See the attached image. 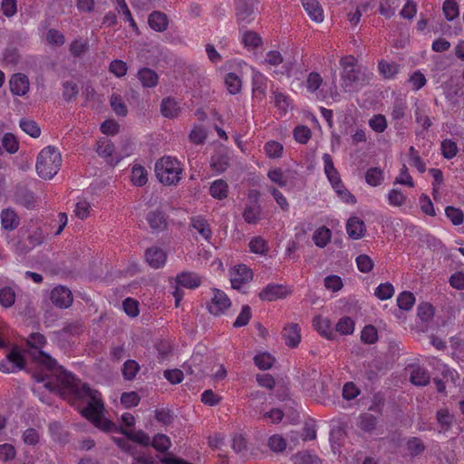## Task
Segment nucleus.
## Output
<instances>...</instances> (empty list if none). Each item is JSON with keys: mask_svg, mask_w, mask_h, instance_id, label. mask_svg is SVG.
<instances>
[{"mask_svg": "<svg viewBox=\"0 0 464 464\" xmlns=\"http://www.w3.org/2000/svg\"><path fill=\"white\" fill-rule=\"evenodd\" d=\"M25 361L21 350L14 346L0 362V371L5 373L14 372L24 368Z\"/></svg>", "mask_w": 464, "mask_h": 464, "instance_id": "nucleus-6", "label": "nucleus"}, {"mask_svg": "<svg viewBox=\"0 0 464 464\" xmlns=\"http://www.w3.org/2000/svg\"><path fill=\"white\" fill-rule=\"evenodd\" d=\"M9 83L11 92L15 95H24L29 90V80L23 73L14 74Z\"/></svg>", "mask_w": 464, "mask_h": 464, "instance_id": "nucleus-13", "label": "nucleus"}, {"mask_svg": "<svg viewBox=\"0 0 464 464\" xmlns=\"http://www.w3.org/2000/svg\"><path fill=\"white\" fill-rule=\"evenodd\" d=\"M361 340L364 343H374L378 340L376 328L372 324L366 325L361 333Z\"/></svg>", "mask_w": 464, "mask_h": 464, "instance_id": "nucleus-50", "label": "nucleus"}, {"mask_svg": "<svg viewBox=\"0 0 464 464\" xmlns=\"http://www.w3.org/2000/svg\"><path fill=\"white\" fill-rule=\"evenodd\" d=\"M140 370L138 362L134 360H128L124 362L122 374L126 380H133Z\"/></svg>", "mask_w": 464, "mask_h": 464, "instance_id": "nucleus-52", "label": "nucleus"}, {"mask_svg": "<svg viewBox=\"0 0 464 464\" xmlns=\"http://www.w3.org/2000/svg\"><path fill=\"white\" fill-rule=\"evenodd\" d=\"M415 303L414 295L411 292L404 291L401 293L397 298V304L400 309L408 311L411 309Z\"/></svg>", "mask_w": 464, "mask_h": 464, "instance_id": "nucleus-43", "label": "nucleus"}, {"mask_svg": "<svg viewBox=\"0 0 464 464\" xmlns=\"http://www.w3.org/2000/svg\"><path fill=\"white\" fill-rule=\"evenodd\" d=\"M181 172L180 163L171 157H162L155 164V173L159 181L167 186L178 183Z\"/></svg>", "mask_w": 464, "mask_h": 464, "instance_id": "nucleus-4", "label": "nucleus"}, {"mask_svg": "<svg viewBox=\"0 0 464 464\" xmlns=\"http://www.w3.org/2000/svg\"><path fill=\"white\" fill-rule=\"evenodd\" d=\"M97 153L104 157L111 165H116L124 157V155H116L113 157L114 145L106 138L101 139L97 142ZM126 155H129V152H126L125 156Z\"/></svg>", "mask_w": 464, "mask_h": 464, "instance_id": "nucleus-9", "label": "nucleus"}, {"mask_svg": "<svg viewBox=\"0 0 464 464\" xmlns=\"http://www.w3.org/2000/svg\"><path fill=\"white\" fill-rule=\"evenodd\" d=\"M146 220L152 230L162 231L167 228V218L163 211L160 209L150 211L147 214Z\"/></svg>", "mask_w": 464, "mask_h": 464, "instance_id": "nucleus-14", "label": "nucleus"}, {"mask_svg": "<svg viewBox=\"0 0 464 464\" xmlns=\"http://www.w3.org/2000/svg\"><path fill=\"white\" fill-rule=\"evenodd\" d=\"M2 150H5L7 152L13 154L15 153L19 149V143L16 138L12 133H5L2 140Z\"/></svg>", "mask_w": 464, "mask_h": 464, "instance_id": "nucleus-45", "label": "nucleus"}, {"mask_svg": "<svg viewBox=\"0 0 464 464\" xmlns=\"http://www.w3.org/2000/svg\"><path fill=\"white\" fill-rule=\"evenodd\" d=\"M26 343L29 347L34 349V351L30 353L33 360L46 371L45 373L35 372L33 374V378L37 382L48 380L44 383V388L52 392L62 393L65 388V383L61 382L62 379H60L59 376L60 372L69 375L72 374L67 372L63 366L58 365L55 359L40 350L46 343L44 335L40 333H33L29 335Z\"/></svg>", "mask_w": 464, "mask_h": 464, "instance_id": "nucleus-2", "label": "nucleus"}, {"mask_svg": "<svg viewBox=\"0 0 464 464\" xmlns=\"http://www.w3.org/2000/svg\"><path fill=\"white\" fill-rule=\"evenodd\" d=\"M131 181L134 185L141 187L148 181L147 171L140 165H135L131 171Z\"/></svg>", "mask_w": 464, "mask_h": 464, "instance_id": "nucleus-40", "label": "nucleus"}, {"mask_svg": "<svg viewBox=\"0 0 464 464\" xmlns=\"http://www.w3.org/2000/svg\"><path fill=\"white\" fill-rule=\"evenodd\" d=\"M190 227L198 232V234L209 241L212 237V230L206 218L201 216L192 217L190 218Z\"/></svg>", "mask_w": 464, "mask_h": 464, "instance_id": "nucleus-18", "label": "nucleus"}, {"mask_svg": "<svg viewBox=\"0 0 464 464\" xmlns=\"http://www.w3.org/2000/svg\"><path fill=\"white\" fill-rule=\"evenodd\" d=\"M445 214L454 226L463 223L464 214L459 208L449 206L445 209Z\"/></svg>", "mask_w": 464, "mask_h": 464, "instance_id": "nucleus-53", "label": "nucleus"}, {"mask_svg": "<svg viewBox=\"0 0 464 464\" xmlns=\"http://www.w3.org/2000/svg\"><path fill=\"white\" fill-rule=\"evenodd\" d=\"M138 79L145 88H153L159 82L158 73L148 67H143L139 70L137 74Z\"/></svg>", "mask_w": 464, "mask_h": 464, "instance_id": "nucleus-22", "label": "nucleus"}, {"mask_svg": "<svg viewBox=\"0 0 464 464\" xmlns=\"http://www.w3.org/2000/svg\"><path fill=\"white\" fill-rule=\"evenodd\" d=\"M1 224L5 230H14L20 224V218L12 208H5L1 212Z\"/></svg>", "mask_w": 464, "mask_h": 464, "instance_id": "nucleus-20", "label": "nucleus"}, {"mask_svg": "<svg viewBox=\"0 0 464 464\" xmlns=\"http://www.w3.org/2000/svg\"><path fill=\"white\" fill-rule=\"evenodd\" d=\"M140 401V397L135 392H123L121 397V402L125 408L137 406Z\"/></svg>", "mask_w": 464, "mask_h": 464, "instance_id": "nucleus-61", "label": "nucleus"}, {"mask_svg": "<svg viewBox=\"0 0 464 464\" xmlns=\"http://www.w3.org/2000/svg\"><path fill=\"white\" fill-rule=\"evenodd\" d=\"M250 251L255 254L265 255L268 251L266 241L261 237H255L249 242Z\"/></svg>", "mask_w": 464, "mask_h": 464, "instance_id": "nucleus-46", "label": "nucleus"}, {"mask_svg": "<svg viewBox=\"0 0 464 464\" xmlns=\"http://www.w3.org/2000/svg\"><path fill=\"white\" fill-rule=\"evenodd\" d=\"M291 459L295 464H321L320 459L309 451H299Z\"/></svg>", "mask_w": 464, "mask_h": 464, "instance_id": "nucleus-30", "label": "nucleus"}, {"mask_svg": "<svg viewBox=\"0 0 464 464\" xmlns=\"http://www.w3.org/2000/svg\"><path fill=\"white\" fill-rule=\"evenodd\" d=\"M313 323L314 326L322 336L329 340L335 339L336 333L333 330L331 321L328 318L316 316Z\"/></svg>", "mask_w": 464, "mask_h": 464, "instance_id": "nucleus-17", "label": "nucleus"}, {"mask_svg": "<svg viewBox=\"0 0 464 464\" xmlns=\"http://www.w3.org/2000/svg\"><path fill=\"white\" fill-rule=\"evenodd\" d=\"M354 331V322L349 316L342 317L335 325V331L341 334H352Z\"/></svg>", "mask_w": 464, "mask_h": 464, "instance_id": "nucleus-38", "label": "nucleus"}, {"mask_svg": "<svg viewBox=\"0 0 464 464\" xmlns=\"http://www.w3.org/2000/svg\"><path fill=\"white\" fill-rule=\"evenodd\" d=\"M110 103L111 109L118 116H126L128 112V109L126 104L124 103L121 96L117 93H113L111 96Z\"/></svg>", "mask_w": 464, "mask_h": 464, "instance_id": "nucleus-35", "label": "nucleus"}, {"mask_svg": "<svg viewBox=\"0 0 464 464\" xmlns=\"http://www.w3.org/2000/svg\"><path fill=\"white\" fill-rule=\"evenodd\" d=\"M441 151L444 158L450 160L457 155V144L451 140H444L441 142Z\"/></svg>", "mask_w": 464, "mask_h": 464, "instance_id": "nucleus-60", "label": "nucleus"}, {"mask_svg": "<svg viewBox=\"0 0 464 464\" xmlns=\"http://www.w3.org/2000/svg\"><path fill=\"white\" fill-rule=\"evenodd\" d=\"M377 424V419L372 414L370 413H363L359 418V428L365 431V432H371L372 431Z\"/></svg>", "mask_w": 464, "mask_h": 464, "instance_id": "nucleus-37", "label": "nucleus"}, {"mask_svg": "<svg viewBox=\"0 0 464 464\" xmlns=\"http://www.w3.org/2000/svg\"><path fill=\"white\" fill-rule=\"evenodd\" d=\"M146 261L153 268L162 266L166 262V254L159 247H150L145 253Z\"/></svg>", "mask_w": 464, "mask_h": 464, "instance_id": "nucleus-19", "label": "nucleus"}, {"mask_svg": "<svg viewBox=\"0 0 464 464\" xmlns=\"http://www.w3.org/2000/svg\"><path fill=\"white\" fill-rule=\"evenodd\" d=\"M14 200L16 204L31 208L34 206L35 198L34 193L25 185L18 184L15 187Z\"/></svg>", "mask_w": 464, "mask_h": 464, "instance_id": "nucleus-11", "label": "nucleus"}, {"mask_svg": "<svg viewBox=\"0 0 464 464\" xmlns=\"http://www.w3.org/2000/svg\"><path fill=\"white\" fill-rule=\"evenodd\" d=\"M150 445L160 452H166L171 446L170 440L168 436L158 433L152 440Z\"/></svg>", "mask_w": 464, "mask_h": 464, "instance_id": "nucleus-36", "label": "nucleus"}, {"mask_svg": "<svg viewBox=\"0 0 464 464\" xmlns=\"http://www.w3.org/2000/svg\"><path fill=\"white\" fill-rule=\"evenodd\" d=\"M237 20L242 23L247 20L252 14V5L246 0H238L236 6Z\"/></svg>", "mask_w": 464, "mask_h": 464, "instance_id": "nucleus-33", "label": "nucleus"}, {"mask_svg": "<svg viewBox=\"0 0 464 464\" xmlns=\"http://www.w3.org/2000/svg\"><path fill=\"white\" fill-rule=\"evenodd\" d=\"M369 126L378 133L383 132L387 128V121L384 115L376 114L369 121Z\"/></svg>", "mask_w": 464, "mask_h": 464, "instance_id": "nucleus-56", "label": "nucleus"}, {"mask_svg": "<svg viewBox=\"0 0 464 464\" xmlns=\"http://www.w3.org/2000/svg\"><path fill=\"white\" fill-rule=\"evenodd\" d=\"M288 293L286 287L282 285L269 284L259 293V298L263 301L272 302L285 297Z\"/></svg>", "mask_w": 464, "mask_h": 464, "instance_id": "nucleus-12", "label": "nucleus"}, {"mask_svg": "<svg viewBox=\"0 0 464 464\" xmlns=\"http://www.w3.org/2000/svg\"><path fill=\"white\" fill-rule=\"evenodd\" d=\"M50 299L55 306L60 308L69 307L73 300L72 292L64 286L54 287L50 294Z\"/></svg>", "mask_w": 464, "mask_h": 464, "instance_id": "nucleus-8", "label": "nucleus"}, {"mask_svg": "<svg viewBox=\"0 0 464 464\" xmlns=\"http://www.w3.org/2000/svg\"><path fill=\"white\" fill-rule=\"evenodd\" d=\"M160 111L164 117L173 119L179 116L180 109L174 99L168 97L162 100Z\"/></svg>", "mask_w": 464, "mask_h": 464, "instance_id": "nucleus-25", "label": "nucleus"}, {"mask_svg": "<svg viewBox=\"0 0 464 464\" xmlns=\"http://www.w3.org/2000/svg\"><path fill=\"white\" fill-rule=\"evenodd\" d=\"M383 179V171L377 167L370 168L365 173L366 182L372 187L381 185Z\"/></svg>", "mask_w": 464, "mask_h": 464, "instance_id": "nucleus-31", "label": "nucleus"}, {"mask_svg": "<svg viewBox=\"0 0 464 464\" xmlns=\"http://www.w3.org/2000/svg\"><path fill=\"white\" fill-rule=\"evenodd\" d=\"M15 301V293L12 287L5 286L0 289V304L5 308L11 307Z\"/></svg>", "mask_w": 464, "mask_h": 464, "instance_id": "nucleus-41", "label": "nucleus"}, {"mask_svg": "<svg viewBox=\"0 0 464 464\" xmlns=\"http://www.w3.org/2000/svg\"><path fill=\"white\" fill-rule=\"evenodd\" d=\"M282 336L290 347H296L301 340L300 328L297 324H291L283 329Z\"/></svg>", "mask_w": 464, "mask_h": 464, "instance_id": "nucleus-21", "label": "nucleus"}, {"mask_svg": "<svg viewBox=\"0 0 464 464\" xmlns=\"http://www.w3.org/2000/svg\"><path fill=\"white\" fill-rule=\"evenodd\" d=\"M267 445L272 451L279 453L285 450L287 443L282 436L276 434L269 438Z\"/></svg>", "mask_w": 464, "mask_h": 464, "instance_id": "nucleus-49", "label": "nucleus"}, {"mask_svg": "<svg viewBox=\"0 0 464 464\" xmlns=\"http://www.w3.org/2000/svg\"><path fill=\"white\" fill-rule=\"evenodd\" d=\"M406 448L411 457L421 454L426 449L422 440L417 437L410 438L406 443Z\"/></svg>", "mask_w": 464, "mask_h": 464, "instance_id": "nucleus-34", "label": "nucleus"}, {"mask_svg": "<svg viewBox=\"0 0 464 464\" xmlns=\"http://www.w3.org/2000/svg\"><path fill=\"white\" fill-rule=\"evenodd\" d=\"M430 374L424 368L416 367L411 372L410 381L413 385L426 386L430 382Z\"/></svg>", "mask_w": 464, "mask_h": 464, "instance_id": "nucleus-28", "label": "nucleus"}, {"mask_svg": "<svg viewBox=\"0 0 464 464\" xmlns=\"http://www.w3.org/2000/svg\"><path fill=\"white\" fill-rule=\"evenodd\" d=\"M252 313L249 305H244L242 307L241 313L237 317L236 321L233 324L234 327H241L245 326L248 324L251 319Z\"/></svg>", "mask_w": 464, "mask_h": 464, "instance_id": "nucleus-63", "label": "nucleus"}, {"mask_svg": "<svg viewBox=\"0 0 464 464\" xmlns=\"http://www.w3.org/2000/svg\"><path fill=\"white\" fill-rule=\"evenodd\" d=\"M265 150L270 158H280L283 153V145L277 141L271 140L266 143Z\"/></svg>", "mask_w": 464, "mask_h": 464, "instance_id": "nucleus-58", "label": "nucleus"}, {"mask_svg": "<svg viewBox=\"0 0 464 464\" xmlns=\"http://www.w3.org/2000/svg\"><path fill=\"white\" fill-rule=\"evenodd\" d=\"M301 2L304 10L313 21L316 23L323 22L324 13L317 0H301Z\"/></svg>", "mask_w": 464, "mask_h": 464, "instance_id": "nucleus-23", "label": "nucleus"}, {"mask_svg": "<svg viewBox=\"0 0 464 464\" xmlns=\"http://www.w3.org/2000/svg\"><path fill=\"white\" fill-rule=\"evenodd\" d=\"M356 264L358 269L362 273H369L373 268L372 259L365 254L360 255L356 257Z\"/></svg>", "mask_w": 464, "mask_h": 464, "instance_id": "nucleus-59", "label": "nucleus"}, {"mask_svg": "<svg viewBox=\"0 0 464 464\" xmlns=\"http://www.w3.org/2000/svg\"><path fill=\"white\" fill-rule=\"evenodd\" d=\"M353 60V57L350 58ZM343 66L342 72V88L346 92H357L360 89L361 84V72L353 68V62L348 61L347 58L341 60Z\"/></svg>", "mask_w": 464, "mask_h": 464, "instance_id": "nucleus-5", "label": "nucleus"}, {"mask_svg": "<svg viewBox=\"0 0 464 464\" xmlns=\"http://www.w3.org/2000/svg\"><path fill=\"white\" fill-rule=\"evenodd\" d=\"M267 89V78L257 71L253 72L252 92L254 97L263 99Z\"/></svg>", "mask_w": 464, "mask_h": 464, "instance_id": "nucleus-15", "label": "nucleus"}, {"mask_svg": "<svg viewBox=\"0 0 464 464\" xmlns=\"http://www.w3.org/2000/svg\"><path fill=\"white\" fill-rule=\"evenodd\" d=\"M346 230L351 238L360 239L365 235L366 226L359 218L353 217L347 221Z\"/></svg>", "mask_w": 464, "mask_h": 464, "instance_id": "nucleus-16", "label": "nucleus"}, {"mask_svg": "<svg viewBox=\"0 0 464 464\" xmlns=\"http://www.w3.org/2000/svg\"><path fill=\"white\" fill-rule=\"evenodd\" d=\"M242 43L246 47L257 48L262 44V38L253 31H246L243 34Z\"/></svg>", "mask_w": 464, "mask_h": 464, "instance_id": "nucleus-47", "label": "nucleus"}, {"mask_svg": "<svg viewBox=\"0 0 464 464\" xmlns=\"http://www.w3.org/2000/svg\"><path fill=\"white\" fill-rule=\"evenodd\" d=\"M394 288L392 284H381L375 289V295L381 300H387L393 295Z\"/></svg>", "mask_w": 464, "mask_h": 464, "instance_id": "nucleus-64", "label": "nucleus"}, {"mask_svg": "<svg viewBox=\"0 0 464 464\" xmlns=\"http://www.w3.org/2000/svg\"><path fill=\"white\" fill-rule=\"evenodd\" d=\"M243 218L248 224H256L260 219V208L258 206H247L244 212Z\"/></svg>", "mask_w": 464, "mask_h": 464, "instance_id": "nucleus-51", "label": "nucleus"}, {"mask_svg": "<svg viewBox=\"0 0 464 464\" xmlns=\"http://www.w3.org/2000/svg\"><path fill=\"white\" fill-rule=\"evenodd\" d=\"M312 132L311 130L304 125L297 126L294 130L295 140L301 143L305 144L311 139Z\"/></svg>", "mask_w": 464, "mask_h": 464, "instance_id": "nucleus-54", "label": "nucleus"}, {"mask_svg": "<svg viewBox=\"0 0 464 464\" xmlns=\"http://www.w3.org/2000/svg\"><path fill=\"white\" fill-rule=\"evenodd\" d=\"M331 237L330 230L326 227L317 229L314 234V241L319 247H324L327 245Z\"/></svg>", "mask_w": 464, "mask_h": 464, "instance_id": "nucleus-55", "label": "nucleus"}, {"mask_svg": "<svg viewBox=\"0 0 464 464\" xmlns=\"http://www.w3.org/2000/svg\"><path fill=\"white\" fill-rule=\"evenodd\" d=\"M322 82L323 78L318 72H310L306 80V88L309 92H314L320 88Z\"/></svg>", "mask_w": 464, "mask_h": 464, "instance_id": "nucleus-62", "label": "nucleus"}, {"mask_svg": "<svg viewBox=\"0 0 464 464\" xmlns=\"http://www.w3.org/2000/svg\"><path fill=\"white\" fill-rule=\"evenodd\" d=\"M225 83L227 85V91L231 94H237L241 90V80L234 72H229L227 74L225 78Z\"/></svg>", "mask_w": 464, "mask_h": 464, "instance_id": "nucleus-44", "label": "nucleus"}, {"mask_svg": "<svg viewBox=\"0 0 464 464\" xmlns=\"http://www.w3.org/2000/svg\"><path fill=\"white\" fill-rule=\"evenodd\" d=\"M252 278V270L246 265H239L231 272V285L234 289H239L243 284L251 281Z\"/></svg>", "mask_w": 464, "mask_h": 464, "instance_id": "nucleus-10", "label": "nucleus"}, {"mask_svg": "<svg viewBox=\"0 0 464 464\" xmlns=\"http://www.w3.org/2000/svg\"><path fill=\"white\" fill-rule=\"evenodd\" d=\"M177 283L186 288H196L200 285V277L192 272H182L177 276Z\"/></svg>", "mask_w": 464, "mask_h": 464, "instance_id": "nucleus-26", "label": "nucleus"}, {"mask_svg": "<svg viewBox=\"0 0 464 464\" xmlns=\"http://www.w3.org/2000/svg\"><path fill=\"white\" fill-rule=\"evenodd\" d=\"M79 93V88L76 82L66 81L63 83V98L67 102L74 101Z\"/></svg>", "mask_w": 464, "mask_h": 464, "instance_id": "nucleus-32", "label": "nucleus"}, {"mask_svg": "<svg viewBox=\"0 0 464 464\" xmlns=\"http://www.w3.org/2000/svg\"><path fill=\"white\" fill-rule=\"evenodd\" d=\"M61 165L62 156L60 152L54 147L48 146L39 153L35 169L39 177L50 179L58 173Z\"/></svg>", "mask_w": 464, "mask_h": 464, "instance_id": "nucleus-3", "label": "nucleus"}, {"mask_svg": "<svg viewBox=\"0 0 464 464\" xmlns=\"http://www.w3.org/2000/svg\"><path fill=\"white\" fill-rule=\"evenodd\" d=\"M148 22L150 28L157 32H163L168 27V17L160 11L152 12L149 16Z\"/></svg>", "mask_w": 464, "mask_h": 464, "instance_id": "nucleus-24", "label": "nucleus"}, {"mask_svg": "<svg viewBox=\"0 0 464 464\" xmlns=\"http://www.w3.org/2000/svg\"><path fill=\"white\" fill-rule=\"evenodd\" d=\"M276 359L267 353H263L256 354L254 357L255 364L260 369V370H267L270 369Z\"/></svg>", "mask_w": 464, "mask_h": 464, "instance_id": "nucleus-42", "label": "nucleus"}, {"mask_svg": "<svg viewBox=\"0 0 464 464\" xmlns=\"http://www.w3.org/2000/svg\"><path fill=\"white\" fill-rule=\"evenodd\" d=\"M213 291L214 296L211 298L210 303L208 304V309L210 314L214 315H219L230 307L231 302L224 292L218 289H214Z\"/></svg>", "mask_w": 464, "mask_h": 464, "instance_id": "nucleus-7", "label": "nucleus"}, {"mask_svg": "<svg viewBox=\"0 0 464 464\" xmlns=\"http://www.w3.org/2000/svg\"><path fill=\"white\" fill-rule=\"evenodd\" d=\"M60 372L61 382L65 383V388L59 394L61 396L68 394L75 401L85 402L86 406L81 410L82 415L91 420L100 430L105 432L121 433V427H118L111 420L101 416L104 410L101 393L96 390H92L87 383L82 382L74 375Z\"/></svg>", "mask_w": 464, "mask_h": 464, "instance_id": "nucleus-1", "label": "nucleus"}, {"mask_svg": "<svg viewBox=\"0 0 464 464\" xmlns=\"http://www.w3.org/2000/svg\"><path fill=\"white\" fill-rule=\"evenodd\" d=\"M434 315L433 306L429 303H421L418 306V316L423 322H430Z\"/></svg>", "mask_w": 464, "mask_h": 464, "instance_id": "nucleus-57", "label": "nucleus"}, {"mask_svg": "<svg viewBox=\"0 0 464 464\" xmlns=\"http://www.w3.org/2000/svg\"><path fill=\"white\" fill-rule=\"evenodd\" d=\"M227 191L228 185L223 179L215 180L209 188L210 195L218 199L226 198L227 197Z\"/></svg>", "mask_w": 464, "mask_h": 464, "instance_id": "nucleus-29", "label": "nucleus"}, {"mask_svg": "<svg viewBox=\"0 0 464 464\" xmlns=\"http://www.w3.org/2000/svg\"><path fill=\"white\" fill-rule=\"evenodd\" d=\"M21 129L33 138H38L41 135V129L33 120L22 119L20 121Z\"/></svg>", "mask_w": 464, "mask_h": 464, "instance_id": "nucleus-39", "label": "nucleus"}, {"mask_svg": "<svg viewBox=\"0 0 464 464\" xmlns=\"http://www.w3.org/2000/svg\"><path fill=\"white\" fill-rule=\"evenodd\" d=\"M121 433L123 434L128 440H132L141 446L147 447L150 445V438L143 430L131 431L125 429H121Z\"/></svg>", "mask_w": 464, "mask_h": 464, "instance_id": "nucleus-27", "label": "nucleus"}, {"mask_svg": "<svg viewBox=\"0 0 464 464\" xmlns=\"http://www.w3.org/2000/svg\"><path fill=\"white\" fill-rule=\"evenodd\" d=\"M443 13L449 21L459 16V5L455 0H445L443 3Z\"/></svg>", "mask_w": 464, "mask_h": 464, "instance_id": "nucleus-48", "label": "nucleus"}]
</instances>
